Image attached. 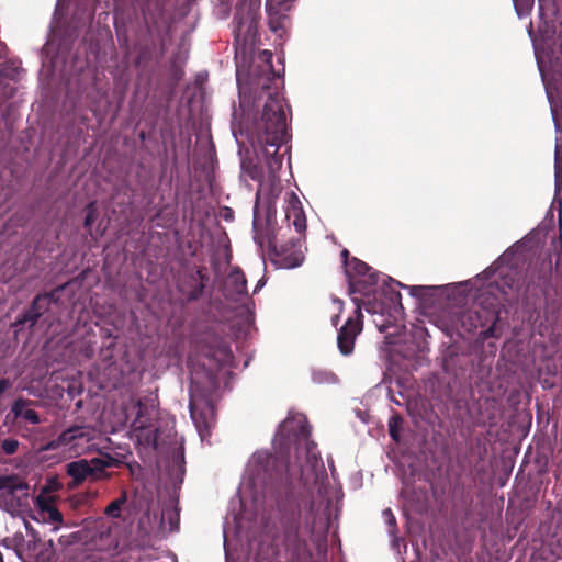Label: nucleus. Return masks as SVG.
Segmentation results:
<instances>
[{
	"mask_svg": "<svg viewBox=\"0 0 562 562\" xmlns=\"http://www.w3.org/2000/svg\"><path fill=\"white\" fill-rule=\"evenodd\" d=\"M12 412L16 418H23L31 424H38L40 417L34 409L27 407V402L18 400L12 406Z\"/></svg>",
	"mask_w": 562,
	"mask_h": 562,
	"instance_id": "obj_16",
	"label": "nucleus"
},
{
	"mask_svg": "<svg viewBox=\"0 0 562 562\" xmlns=\"http://www.w3.org/2000/svg\"><path fill=\"white\" fill-rule=\"evenodd\" d=\"M70 281L75 282V281H80V280H79V277H77V278L71 279Z\"/></svg>",
	"mask_w": 562,
	"mask_h": 562,
	"instance_id": "obj_37",
	"label": "nucleus"
},
{
	"mask_svg": "<svg viewBox=\"0 0 562 562\" xmlns=\"http://www.w3.org/2000/svg\"><path fill=\"white\" fill-rule=\"evenodd\" d=\"M261 0H241L236 5L233 19L234 46L245 48L251 44L257 34L260 19Z\"/></svg>",
	"mask_w": 562,
	"mask_h": 562,
	"instance_id": "obj_5",
	"label": "nucleus"
},
{
	"mask_svg": "<svg viewBox=\"0 0 562 562\" xmlns=\"http://www.w3.org/2000/svg\"><path fill=\"white\" fill-rule=\"evenodd\" d=\"M227 530L224 528V538L226 539Z\"/></svg>",
	"mask_w": 562,
	"mask_h": 562,
	"instance_id": "obj_39",
	"label": "nucleus"
},
{
	"mask_svg": "<svg viewBox=\"0 0 562 562\" xmlns=\"http://www.w3.org/2000/svg\"><path fill=\"white\" fill-rule=\"evenodd\" d=\"M199 274H200V279H201L200 281L204 282L205 280H204V277L201 274V271H199Z\"/></svg>",
	"mask_w": 562,
	"mask_h": 562,
	"instance_id": "obj_35",
	"label": "nucleus"
},
{
	"mask_svg": "<svg viewBox=\"0 0 562 562\" xmlns=\"http://www.w3.org/2000/svg\"><path fill=\"white\" fill-rule=\"evenodd\" d=\"M382 517L385 521V524L389 526V533L392 538L391 542L392 544L395 547V546H398V542H400V539L395 536V531H396V521H395V517L392 513V510L390 508H386L383 510L382 513Z\"/></svg>",
	"mask_w": 562,
	"mask_h": 562,
	"instance_id": "obj_18",
	"label": "nucleus"
},
{
	"mask_svg": "<svg viewBox=\"0 0 562 562\" xmlns=\"http://www.w3.org/2000/svg\"><path fill=\"white\" fill-rule=\"evenodd\" d=\"M562 249V239L554 238L550 249H544L537 235L527 234L509 246L474 281H550L553 271L552 254L557 262Z\"/></svg>",
	"mask_w": 562,
	"mask_h": 562,
	"instance_id": "obj_2",
	"label": "nucleus"
},
{
	"mask_svg": "<svg viewBox=\"0 0 562 562\" xmlns=\"http://www.w3.org/2000/svg\"><path fill=\"white\" fill-rule=\"evenodd\" d=\"M256 131L258 143L263 147L270 173L271 193L277 196L281 187L276 172L281 169L283 162V156L279 154V149L289 137L284 98L278 90L268 93L261 120L256 124Z\"/></svg>",
	"mask_w": 562,
	"mask_h": 562,
	"instance_id": "obj_3",
	"label": "nucleus"
},
{
	"mask_svg": "<svg viewBox=\"0 0 562 562\" xmlns=\"http://www.w3.org/2000/svg\"><path fill=\"white\" fill-rule=\"evenodd\" d=\"M376 283H348V292L357 311L364 307L371 314H384L385 304L382 294L375 290Z\"/></svg>",
	"mask_w": 562,
	"mask_h": 562,
	"instance_id": "obj_10",
	"label": "nucleus"
},
{
	"mask_svg": "<svg viewBox=\"0 0 562 562\" xmlns=\"http://www.w3.org/2000/svg\"><path fill=\"white\" fill-rule=\"evenodd\" d=\"M179 286L180 292H188L186 297H180V301H191L198 297L199 293L202 290V283H176Z\"/></svg>",
	"mask_w": 562,
	"mask_h": 562,
	"instance_id": "obj_17",
	"label": "nucleus"
},
{
	"mask_svg": "<svg viewBox=\"0 0 562 562\" xmlns=\"http://www.w3.org/2000/svg\"><path fill=\"white\" fill-rule=\"evenodd\" d=\"M310 430L306 417L300 413H290L280 424L272 440L276 451L282 452L290 445H295L296 463L278 464L277 458L265 450L256 451L245 469L243 480L238 488L240 503L247 506L252 502L260 504L267 488L279 482L284 485L295 483L308 484L318 477L324 470L323 462L314 442L310 440Z\"/></svg>",
	"mask_w": 562,
	"mask_h": 562,
	"instance_id": "obj_1",
	"label": "nucleus"
},
{
	"mask_svg": "<svg viewBox=\"0 0 562 562\" xmlns=\"http://www.w3.org/2000/svg\"><path fill=\"white\" fill-rule=\"evenodd\" d=\"M59 487L60 484L57 482V480H49L41 488L34 501L36 512L34 519L44 524L54 525V531H58L63 524V515L55 506V492H57Z\"/></svg>",
	"mask_w": 562,
	"mask_h": 562,
	"instance_id": "obj_8",
	"label": "nucleus"
},
{
	"mask_svg": "<svg viewBox=\"0 0 562 562\" xmlns=\"http://www.w3.org/2000/svg\"><path fill=\"white\" fill-rule=\"evenodd\" d=\"M262 55L265 56V60L268 63V67H269V72L270 75L272 76V80L276 81V80H279L280 77L278 74H276L272 68H271V65H270V61H271V58H272V53L269 52V50H263L262 52Z\"/></svg>",
	"mask_w": 562,
	"mask_h": 562,
	"instance_id": "obj_26",
	"label": "nucleus"
},
{
	"mask_svg": "<svg viewBox=\"0 0 562 562\" xmlns=\"http://www.w3.org/2000/svg\"><path fill=\"white\" fill-rule=\"evenodd\" d=\"M0 508L12 516L29 508V487L15 476H0Z\"/></svg>",
	"mask_w": 562,
	"mask_h": 562,
	"instance_id": "obj_6",
	"label": "nucleus"
},
{
	"mask_svg": "<svg viewBox=\"0 0 562 562\" xmlns=\"http://www.w3.org/2000/svg\"><path fill=\"white\" fill-rule=\"evenodd\" d=\"M95 218H97L95 202H90L86 206V217L83 221V226H85V228L88 229L89 234H91V227H92V224L95 222Z\"/></svg>",
	"mask_w": 562,
	"mask_h": 562,
	"instance_id": "obj_20",
	"label": "nucleus"
},
{
	"mask_svg": "<svg viewBox=\"0 0 562 562\" xmlns=\"http://www.w3.org/2000/svg\"><path fill=\"white\" fill-rule=\"evenodd\" d=\"M127 501L126 493L123 494L115 501H113L106 508L105 514L110 517L117 518L121 515V508Z\"/></svg>",
	"mask_w": 562,
	"mask_h": 562,
	"instance_id": "obj_19",
	"label": "nucleus"
},
{
	"mask_svg": "<svg viewBox=\"0 0 562 562\" xmlns=\"http://www.w3.org/2000/svg\"><path fill=\"white\" fill-rule=\"evenodd\" d=\"M362 324L359 318H349L340 328L337 337L338 348L345 356L353 351L356 337L361 333Z\"/></svg>",
	"mask_w": 562,
	"mask_h": 562,
	"instance_id": "obj_15",
	"label": "nucleus"
},
{
	"mask_svg": "<svg viewBox=\"0 0 562 562\" xmlns=\"http://www.w3.org/2000/svg\"><path fill=\"white\" fill-rule=\"evenodd\" d=\"M248 175L252 180H259L261 177L260 171L257 169V167H254L251 170H249Z\"/></svg>",
	"mask_w": 562,
	"mask_h": 562,
	"instance_id": "obj_29",
	"label": "nucleus"
},
{
	"mask_svg": "<svg viewBox=\"0 0 562 562\" xmlns=\"http://www.w3.org/2000/svg\"><path fill=\"white\" fill-rule=\"evenodd\" d=\"M109 465V461L99 458H94L90 461L78 460L70 462L67 465V473L76 481V483H80L88 477H91L92 480H100L108 476L104 470Z\"/></svg>",
	"mask_w": 562,
	"mask_h": 562,
	"instance_id": "obj_11",
	"label": "nucleus"
},
{
	"mask_svg": "<svg viewBox=\"0 0 562 562\" xmlns=\"http://www.w3.org/2000/svg\"><path fill=\"white\" fill-rule=\"evenodd\" d=\"M218 383L211 374L200 376L198 372L192 373L190 387V415L200 435L205 440L210 429L215 423L213 400Z\"/></svg>",
	"mask_w": 562,
	"mask_h": 562,
	"instance_id": "obj_4",
	"label": "nucleus"
},
{
	"mask_svg": "<svg viewBox=\"0 0 562 562\" xmlns=\"http://www.w3.org/2000/svg\"><path fill=\"white\" fill-rule=\"evenodd\" d=\"M345 272L349 280L368 277V281H379L380 278H382V281H397L391 276L384 274L373 269L367 262L358 259L357 257L351 258V262L347 265Z\"/></svg>",
	"mask_w": 562,
	"mask_h": 562,
	"instance_id": "obj_14",
	"label": "nucleus"
},
{
	"mask_svg": "<svg viewBox=\"0 0 562 562\" xmlns=\"http://www.w3.org/2000/svg\"><path fill=\"white\" fill-rule=\"evenodd\" d=\"M281 249H282V252H284V254L286 252L285 246H281Z\"/></svg>",
	"mask_w": 562,
	"mask_h": 562,
	"instance_id": "obj_36",
	"label": "nucleus"
},
{
	"mask_svg": "<svg viewBox=\"0 0 562 562\" xmlns=\"http://www.w3.org/2000/svg\"><path fill=\"white\" fill-rule=\"evenodd\" d=\"M90 440L91 436L87 427H71L56 440L43 446L40 451H56L59 459L71 458L83 452Z\"/></svg>",
	"mask_w": 562,
	"mask_h": 562,
	"instance_id": "obj_7",
	"label": "nucleus"
},
{
	"mask_svg": "<svg viewBox=\"0 0 562 562\" xmlns=\"http://www.w3.org/2000/svg\"><path fill=\"white\" fill-rule=\"evenodd\" d=\"M334 378L330 374L323 373V372H314L313 373V381L316 383H325L331 381Z\"/></svg>",
	"mask_w": 562,
	"mask_h": 562,
	"instance_id": "obj_25",
	"label": "nucleus"
},
{
	"mask_svg": "<svg viewBox=\"0 0 562 562\" xmlns=\"http://www.w3.org/2000/svg\"><path fill=\"white\" fill-rule=\"evenodd\" d=\"M378 326H379L380 331H383L385 329L384 325H378Z\"/></svg>",
	"mask_w": 562,
	"mask_h": 562,
	"instance_id": "obj_34",
	"label": "nucleus"
},
{
	"mask_svg": "<svg viewBox=\"0 0 562 562\" xmlns=\"http://www.w3.org/2000/svg\"><path fill=\"white\" fill-rule=\"evenodd\" d=\"M262 89H263V90H269V89H270V86H269V85L263 83V85H262Z\"/></svg>",
	"mask_w": 562,
	"mask_h": 562,
	"instance_id": "obj_32",
	"label": "nucleus"
},
{
	"mask_svg": "<svg viewBox=\"0 0 562 562\" xmlns=\"http://www.w3.org/2000/svg\"><path fill=\"white\" fill-rule=\"evenodd\" d=\"M333 303H334V305H336L337 310H339V311L341 310L342 302L340 300L334 299Z\"/></svg>",
	"mask_w": 562,
	"mask_h": 562,
	"instance_id": "obj_30",
	"label": "nucleus"
},
{
	"mask_svg": "<svg viewBox=\"0 0 562 562\" xmlns=\"http://www.w3.org/2000/svg\"><path fill=\"white\" fill-rule=\"evenodd\" d=\"M401 424V418L397 416L391 417L389 422L390 436L397 441L400 439L398 435V426Z\"/></svg>",
	"mask_w": 562,
	"mask_h": 562,
	"instance_id": "obj_21",
	"label": "nucleus"
},
{
	"mask_svg": "<svg viewBox=\"0 0 562 562\" xmlns=\"http://www.w3.org/2000/svg\"><path fill=\"white\" fill-rule=\"evenodd\" d=\"M227 281H247L244 272L237 267H231L227 274Z\"/></svg>",
	"mask_w": 562,
	"mask_h": 562,
	"instance_id": "obj_22",
	"label": "nucleus"
},
{
	"mask_svg": "<svg viewBox=\"0 0 562 562\" xmlns=\"http://www.w3.org/2000/svg\"><path fill=\"white\" fill-rule=\"evenodd\" d=\"M19 442L15 439H5L2 441V449L7 454H13L16 452Z\"/></svg>",
	"mask_w": 562,
	"mask_h": 562,
	"instance_id": "obj_23",
	"label": "nucleus"
},
{
	"mask_svg": "<svg viewBox=\"0 0 562 562\" xmlns=\"http://www.w3.org/2000/svg\"><path fill=\"white\" fill-rule=\"evenodd\" d=\"M225 319L231 321V319H233V317L225 316Z\"/></svg>",
	"mask_w": 562,
	"mask_h": 562,
	"instance_id": "obj_40",
	"label": "nucleus"
},
{
	"mask_svg": "<svg viewBox=\"0 0 562 562\" xmlns=\"http://www.w3.org/2000/svg\"><path fill=\"white\" fill-rule=\"evenodd\" d=\"M285 220L289 225H293L299 238L296 241H291L292 247H301V240L306 232V216L299 196L294 192L286 193L285 198Z\"/></svg>",
	"mask_w": 562,
	"mask_h": 562,
	"instance_id": "obj_12",
	"label": "nucleus"
},
{
	"mask_svg": "<svg viewBox=\"0 0 562 562\" xmlns=\"http://www.w3.org/2000/svg\"><path fill=\"white\" fill-rule=\"evenodd\" d=\"M124 418L122 423H130L135 430L149 427L151 413L139 400L131 396L124 405Z\"/></svg>",
	"mask_w": 562,
	"mask_h": 562,
	"instance_id": "obj_13",
	"label": "nucleus"
},
{
	"mask_svg": "<svg viewBox=\"0 0 562 562\" xmlns=\"http://www.w3.org/2000/svg\"><path fill=\"white\" fill-rule=\"evenodd\" d=\"M284 261L288 268H294L301 265V262L303 261V257L301 255H290L284 257Z\"/></svg>",
	"mask_w": 562,
	"mask_h": 562,
	"instance_id": "obj_24",
	"label": "nucleus"
},
{
	"mask_svg": "<svg viewBox=\"0 0 562 562\" xmlns=\"http://www.w3.org/2000/svg\"><path fill=\"white\" fill-rule=\"evenodd\" d=\"M319 507H321V504L318 505V507L316 508V513L314 515V518L312 520V526H311V529L314 530L316 528V525L317 524H321L323 525L325 519H326V515L324 514H319Z\"/></svg>",
	"mask_w": 562,
	"mask_h": 562,
	"instance_id": "obj_27",
	"label": "nucleus"
},
{
	"mask_svg": "<svg viewBox=\"0 0 562 562\" xmlns=\"http://www.w3.org/2000/svg\"><path fill=\"white\" fill-rule=\"evenodd\" d=\"M341 258H342L344 268L346 269V268H347V265H348L349 262H351V258H352V257H350V254H349V251H348L347 249H344V250L341 251Z\"/></svg>",
	"mask_w": 562,
	"mask_h": 562,
	"instance_id": "obj_28",
	"label": "nucleus"
},
{
	"mask_svg": "<svg viewBox=\"0 0 562 562\" xmlns=\"http://www.w3.org/2000/svg\"><path fill=\"white\" fill-rule=\"evenodd\" d=\"M263 284H265V283H261L260 285H257V286L254 289V293L258 292V291L261 289V286H262Z\"/></svg>",
	"mask_w": 562,
	"mask_h": 562,
	"instance_id": "obj_31",
	"label": "nucleus"
},
{
	"mask_svg": "<svg viewBox=\"0 0 562 562\" xmlns=\"http://www.w3.org/2000/svg\"><path fill=\"white\" fill-rule=\"evenodd\" d=\"M223 284V308L234 313L243 323L249 324L252 317V302L247 293L246 283Z\"/></svg>",
	"mask_w": 562,
	"mask_h": 562,
	"instance_id": "obj_9",
	"label": "nucleus"
},
{
	"mask_svg": "<svg viewBox=\"0 0 562 562\" xmlns=\"http://www.w3.org/2000/svg\"><path fill=\"white\" fill-rule=\"evenodd\" d=\"M427 290H438L439 286H429V288H426Z\"/></svg>",
	"mask_w": 562,
	"mask_h": 562,
	"instance_id": "obj_33",
	"label": "nucleus"
},
{
	"mask_svg": "<svg viewBox=\"0 0 562 562\" xmlns=\"http://www.w3.org/2000/svg\"><path fill=\"white\" fill-rule=\"evenodd\" d=\"M333 323L337 325V316L333 318Z\"/></svg>",
	"mask_w": 562,
	"mask_h": 562,
	"instance_id": "obj_38",
	"label": "nucleus"
}]
</instances>
